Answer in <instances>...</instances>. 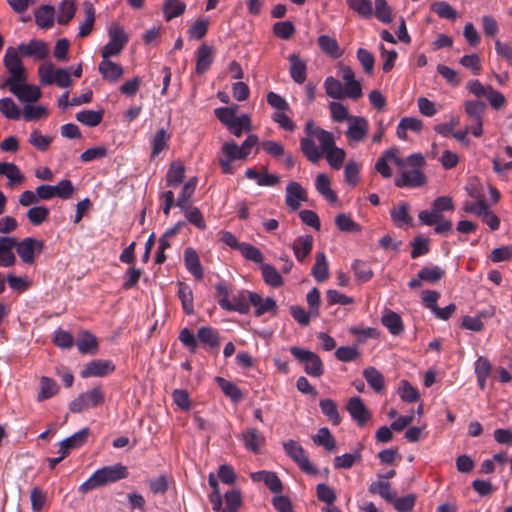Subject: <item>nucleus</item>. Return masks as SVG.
<instances>
[{"instance_id":"f257e3e1","label":"nucleus","mask_w":512,"mask_h":512,"mask_svg":"<svg viewBox=\"0 0 512 512\" xmlns=\"http://www.w3.org/2000/svg\"><path fill=\"white\" fill-rule=\"evenodd\" d=\"M305 133L306 137L300 140V149L308 161L317 164L324 156L331 168L339 170L343 166L346 152L336 146L332 132L316 126L313 120H308Z\"/></svg>"},{"instance_id":"f03ea898","label":"nucleus","mask_w":512,"mask_h":512,"mask_svg":"<svg viewBox=\"0 0 512 512\" xmlns=\"http://www.w3.org/2000/svg\"><path fill=\"white\" fill-rule=\"evenodd\" d=\"M394 164L401 173V176L395 180L397 187H420L425 183V176L420 170L424 165V157L419 154H411L406 159L399 155V151L395 148L386 150L382 156L377 160L375 169L383 177L389 178L392 175V170L389 164Z\"/></svg>"},{"instance_id":"7ed1b4c3","label":"nucleus","mask_w":512,"mask_h":512,"mask_svg":"<svg viewBox=\"0 0 512 512\" xmlns=\"http://www.w3.org/2000/svg\"><path fill=\"white\" fill-rule=\"evenodd\" d=\"M128 476V469L121 463L111 466H105L96 470L88 480L79 486L81 493H87L90 490L113 483Z\"/></svg>"},{"instance_id":"20e7f679","label":"nucleus","mask_w":512,"mask_h":512,"mask_svg":"<svg viewBox=\"0 0 512 512\" xmlns=\"http://www.w3.org/2000/svg\"><path fill=\"white\" fill-rule=\"evenodd\" d=\"M19 54L20 52L16 48H7L3 62L9 77L0 84L1 88L8 87L17 81L27 80L26 70Z\"/></svg>"},{"instance_id":"39448f33","label":"nucleus","mask_w":512,"mask_h":512,"mask_svg":"<svg viewBox=\"0 0 512 512\" xmlns=\"http://www.w3.org/2000/svg\"><path fill=\"white\" fill-rule=\"evenodd\" d=\"M109 41L101 49V57L118 56L128 42V35L118 24H112L108 29Z\"/></svg>"},{"instance_id":"423d86ee","label":"nucleus","mask_w":512,"mask_h":512,"mask_svg":"<svg viewBox=\"0 0 512 512\" xmlns=\"http://www.w3.org/2000/svg\"><path fill=\"white\" fill-rule=\"evenodd\" d=\"M291 354L304 365L305 372L312 377H320L324 373L323 363L320 357L310 350L293 346Z\"/></svg>"},{"instance_id":"0eeeda50","label":"nucleus","mask_w":512,"mask_h":512,"mask_svg":"<svg viewBox=\"0 0 512 512\" xmlns=\"http://www.w3.org/2000/svg\"><path fill=\"white\" fill-rule=\"evenodd\" d=\"M104 402V393L100 386L81 393L70 404L69 409L73 413H80L92 407H97Z\"/></svg>"},{"instance_id":"6e6552de","label":"nucleus","mask_w":512,"mask_h":512,"mask_svg":"<svg viewBox=\"0 0 512 512\" xmlns=\"http://www.w3.org/2000/svg\"><path fill=\"white\" fill-rule=\"evenodd\" d=\"M283 448L286 454L297 463L300 469L309 475H316L318 470L314 467V465L310 462L308 456L306 455L302 446L294 441L287 440L283 443Z\"/></svg>"},{"instance_id":"1a4fd4ad","label":"nucleus","mask_w":512,"mask_h":512,"mask_svg":"<svg viewBox=\"0 0 512 512\" xmlns=\"http://www.w3.org/2000/svg\"><path fill=\"white\" fill-rule=\"evenodd\" d=\"M9 91L24 105L37 102L42 95L41 89L27 80L17 81L8 86Z\"/></svg>"},{"instance_id":"9d476101","label":"nucleus","mask_w":512,"mask_h":512,"mask_svg":"<svg viewBox=\"0 0 512 512\" xmlns=\"http://www.w3.org/2000/svg\"><path fill=\"white\" fill-rule=\"evenodd\" d=\"M339 75L343 81V89L346 97L351 100H358L363 96L362 84L355 76V72L350 66L341 65Z\"/></svg>"},{"instance_id":"9b49d317","label":"nucleus","mask_w":512,"mask_h":512,"mask_svg":"<svg viewBox=\"0 0 512 512\" xmlns=\"http://www.w3.org/2000/svg\"><path fill=\"white\" fill-rule=\"evenodd\" d=\"M369 131V122L363 116H351L348 119L346 138L351 145L364 142Z\"/></svg>"},{"instance_id":"f8f14e48","label":"nucleus","mask_w":512,"mask_h":512,"mask_svg":"<svg viewBox=\"0 0 512 512\" xmlns=\"http://www.w3.org/2000/svg\"><path fill=\"white\" fill-rule=\"evenodd\" d=\"M37 192L42 200H50L54 197L69 199L74 193L72 182L68 179L61 180L57 185H40Z\"/></svg>"},{"instance_id":"ddd939ff","label":"nucleus","mask_w":512,"mask_h":512,"mask_svg":"<svg viewBox=\"0 0 512 512\" xmlns=\"http://www.w3.org/2000/svg\"><path fill=\"white\" fill-rule=\"evenodd\" d=\"M15 248L24 263L33 264L35 262V256L42 252L44 244L40 240L28 237L20 242L16 241Z\"/></svg>"},{"instance_id":"4468645a","label":"nucleus","mask_w":512,"mask_h":512,"mask_svg":"<svg viewBox=\"0 0 512 512\" xmlns=\"http://www.w3.org/2000/svg\"><path fill=\"white\" fill-rule=\"evenodd\" d=\"M463 210L466 213L476 215L480 217L492 231L498 230L500 227V219L494 214L486 203L478 204L477 206L463 205Z\"/></svg>"},{"instance_id":"2eb2a0df","label":"nucleus","mask_w":512,"mask_h":512,"mask_svg":"<svg viewBox=\"0 0 512 512\" xmlns=\"http://www.w3.org/2000/svg\"><path fill=\"white\" fill-rule=\"evenodd\" d=\"M110 58H102L98 65V71L103 80L109 83H117L124 75V68Z\"/></svg>"},{"instance_id":"dca6fc26","label":"nucleus","mask_w":512,"mask_h":512,"mask_svg":"<svg viewBox=\"0 0 512 512\" xmlns=\"http://www.w3.org/2000/svg\"><path fill=\"white\" fill-rule=\"evenodd\" d=\"M115 370V365L110 360L97 359L86 364L81 371L83 378L104 377Z\"/></svg>"},{"instance_id":"f3484780","label":"nucleus","mask_w":512,"mask_h":512,"mask_svg":"<svg viewBox=\"0 0 512 512\" xmlns=\"http://www.w3.org/2000/svg\"><path fill=\"white\" fill-rule=\"evenodd\" d=\"M89 429L83 428L59 443L58 453L67 457L71 450L82 446L88 438Z\"/></svg>"},{"instance_id":"a211bd4d","label":"nucleus","mask_w":512,"mask_h":512,"mask_svg":"<svg viewBox=\"0 0 512 512\" xmlns=\"http://www.w3.org/2000/svg\"><path fill=\"white\" fill-rule=\"evenodd\" d=\"M16 49L23 56H33L37 59H44L49 53L47 44L37 39H32L28 43H21Z\"/></svg>"},{"instance_id":"6ab92c4d","label":"nucleus","mask_w":512,"mask_h":512,"mask_svg":"<svg viewBox=\"0 0 512 512\" xmlns=\"http://www.w3.org/2000/svg\"><path fill=\"white\" fill-rule=\"evenodd\" d=\"M346 409L360 426H363L370 418V413L360 397L350 398Z\"/></svg>"},{"instance_id":"aec40b11","label":"nucleus","mask_w":512,"mask_h":512,"mask_svg":"<svg viewBox=\"0 0 512 512\" xmlns=\"http://www.w3.org/2000/svg\"><path fill=\"white\" fill-rule=\"evenodd\" d=\"M286 204L292 210L300 207L301 201L306 200V192L297 182H291L286 187Z\"/></svg>"},{"instance_id":"412c9836","label":"nucleus","mask_w":512,"mask_h":512,"mask_svg":"<svg viewBox=\"0 0 512 512\" xmlns=\"http://www.w3.org/2000/svg\"><path fill=\"white\" fill-rule=\"evenodd\" d=\"M390 216L393 223L399 228H407L412 222L409 214V204L400 202L390 210Z\"/></svg>"},{"instance_id":"4be33fe9","label":"nucleus","mask_w":512,"mask_h":512,"mask_svg":"<svg viewBox=\"0 0 512 512\" xmlns=\"http://www.w3.org/2000/svg\"><path fill=\"white\" fill-rule=\"evenodd\" d=\"M16 246V240L11 237H0V266L10 267L15 261L13 249Z\"/></svg>"},{"instance_id":"5701e85b","label":"nucleus","mask_w":512,"mask_h":512,"mask_svg":"<svg viewBox=\"0 0 512 512\" xmlns=\"http://www.w3.org/2000/svg\"><path fill=\"white\" fill-rule=\"evenodd\" d=\"M214 60V50L207 44H202L197 50L195 71L197 74L205 73Z\"/></svg>"},{"instance_id":"b1692460","label":"nucleus","mask_w":512,"mask_h":512,"mask_svg":"<svg viewBox=\"0 0 512 512\" xmlns=\"http://www.w3.org/2000/svg\"><path fill=\"white\" fill-rule=\"evenodd\" d=\"M465 191L473 199V201H465L463 205L477 206L486 203L483 187L478 179L470 178L465 185Z\"/></svg>"},{"instance_id":"393cba45","label":"nucleus","mask_w":512,"mask_h":512,"mask_svg":"<svg viewBox=\"0 0 512 512\" xmlns=\"http://www.w3.org/2000/svg\"><path fill=\"white\" fill-rule=\"evenodd\" d=\"M249 300L250 304L256 308V316H261L267 312L275 314L277 311V304L275 300L270 297L263 299L257 293H250Z\"/></svg>"},{"instance_id":"a878e982","label":"nucleus","mask_w":512,"mask_h":512,"mask_svg":"<svg viewBox=\"0 0 512 512\" xmlns=\"http://www.w3.org/2000/svg\"><path fill=\"white\" fill-rule=\"evenodd\" d=\"M313 248V237L311 235L298 236L293 244L292 249L295 258L299 262H303L305 258L310 254Z\"/></svg>"},{"instance_id":"bb28decb","label":"nucleus","mask_w":512,"mask_h":512,"mask_svg":"<svg viewBox=\"0 0 512 512\" xmlns=\"http://www.w3.org/2000/svg\"><path fill=\"white\" fill-rule=\"evenodd\" d=\"M184 262L187 270L198 280L203 278V268L197 252L188 247L184 251Z\"/></svg>"},{"instance_id":"cd10ccee","label":"nucleus","mask_w":512,"mask_h":512,"mask_svg":"<svg viewBox=\"0 0 512 512\" xmlns=\"http://www.w3.org/2000/svg\"><path fill=\"white\" fill-rule=\"evenodd\" d=\"M242 440L246 449L258 453L265 442V437L255 428H247L242 433Z\"/></svg>"},{"instance_id":"c85d7f7f","label":"nucleus","mask_w":512,"mask_h":512,"mask_svg":"<svg viewBox=\"0 0 512 512\" xmlns=\"http://www.w3.org/2000/svg\"><path fill=\"white\" fill-rule=\"evenodd\" d=\"M59 392L57 382L49 377L42 376L39 382V390L37 393V401L42 402L54 397Z\"/></svg>"},{"instance_id":"c756f323","label":"nucleus","mask_w":512,"mask_h":512,"mask_svg":"<svg viewBox=\"0 0 512 512\" xmlns=\"http://www.w3.org/2000/svg\"><path fill=\"white\" fill-rule=\"evenodd\" d=\"M422 127L423 122L420 119L415 117H404L397 125L396 134L400 139L406 140L408 131L418 133L421 131Z\"/></svg>"},{"instance_id":"7c9ffc66","label":"nucleus","mask_w":512,"mask_h":512,"mask_svg":"<svg viewBox=\"0 0 512 512\" xmlns=\"http://www.w3.org/2000/svg\"><path fill=\"white\" fill-rule=\"evenodd\" d=\"M289 62L292 79L298 84L304 83L306 80V63L296 54L289 56Z\"/></svg>"},{"instance_id":"2f4dec72","label":"nucleus","mask_w":512,"mask_h":512,"mask_svg":"<svg viewBox=\"0 0 512 512\" xmlns=\"http://www.w3.org/2000/svg\"><path fill=\"white\" fill-rule=\"evenodd\" d=\"M251 292L248 291H239L237 294L233 295L232 299H230L226 311H236L239 313H247L250 308V300L249 295Z\"/></svg>"},{"instance_id":"473e14b6","label":"nucleus","mask_w":512,"mask_h":512,"mask_svg":"<svg viewBox=\"0 0 512 512\" xmlns=\"http://www.w3.org/2000/svg\"><path fill=\"white\" fill-rule=\"evenodd\" d=\"M55 20V9L50 5H43L35 12L36 24L42 29H49Z\"/></svg>"},{"instance_id":"72a5a7b5","label":"nucleus","mask_w":512,"mask_h":512,"mask_svg":"<svg viewBox=\"0 0 512 512\" xmlns=\"http://www.w3.org/2000/svg\"><path fill=\"white\" fill-rule=\"evenodd\" d=\"M316 190L330 203L337 201L336 193L331 189V182L326 174H318L315 180Z\"/></svg>"},{"instance_id":"f704fd0d","label":"nucleus","mask_w":512,"mask_h":512,"mask_svg":"<svg viewBox=\"0 0 512 512\" xmlns=\"http://www.w3.org/2000/svg\"><path fill=\"white\" fill-rule=\"evenodd\" d=\"M85 19L79 26V36L86 37L88 36L93 29L95 23V8L91 2L83 3Z\"/></svg>"},{"instance_id":"c9c22d12","label":"nucleus","mask_w":512,"mask_h":512,"mask_svg":"<svg viewBox=\"0 0 512 512\" xmlns=\"http://www.w3.org/2000/svg\"><path fill=\"white\" fill-rule=\"evenodd\" d=\"M369 492L373 495H379L387 502L394 501L396 492L391 489V484L387 481H374L369 485Z\"/></svg>"},{"instance_id":"e433bc0d","label":"nucleus","mask_w":512,"mask_h":512,"mask_svg":"<svg viewBox=\"0 0 512 512\" xmlns=\"http://www.w3.org/2000/svg\"><path fill=\"white\" fill-rule=\"evenodd\" d=\"M198 184V180L196 177L190 178L182 187V190L178 196L176 205L180 209H186L190 206V199L193 196L196 186Z\"/></svg>"},{"instance_id":"4c0bfd02","label":"nucleus","mask_w":512,"mask_h":512,"mask_svg":"<svg viewBox=\"0 0 512 512\" xmlns=\"http://www.w3.org/2000/svg\"><path fill=\"white\" fill-rule=\"evenodd\" d=\"M381 323L389 330L392 335H399L403 332L404 326L399 314L388 311L382 318Z\"/></svg>"},{"instance_id":"58836bf2","label":"nucleus","mask_w":512,"mask_h":512,"mask_svg":"<svg viewBox=\"0 0 512 512\" xmlns=\"http://www.w3.org/2000/svg\"><path fill=\"white\" fill-rule=\"evenodd\" d=\"M311 273L317 282L325 281L329 276L328 262L323 252L316 254V260Z\"/></svg>"},{"instance_id":"ea45409f","label":"nucleus","mask_w":512,"mask_h":512,"mask_svg":"<svg viewBox=\"0 0 512 512\" xmlns=\"http://www.w3.org/2000/svg\"><path fill=\"white\" fill-rule=\"evenodd\" d=\"M170 137H171V135L164 128H161L156 132V134L154 135V137L151 140V146H152L151 157L152 158L157 157L161 151H163L164 149H166L168 147V142L170 140Z\"/></svg>"},{"instance_id":"a19ab883","label":"nucleus","mask_w":512,"mask_h":512,"mask_svg":"<svg viewBox=\"0 0 512 512\" xmlns=\"http://www.w3.org/2000/svg\"><path fill=\"white\" fill-rule=\"evenodd\" d=\"M76 13L75 0H63L57 10V22L65 25L74 17Z\"/></svg>"},{"instance_id":"79ce46f5","label":"nucleus","mask_w":512,"mask_h":512,"mask_svg":"<svg viewBox=\"0 0 512 512\" xmlns=\"http://www.w3.org/2000/svg\"><path fill=\"white\" fill-rule=\"evenodd\" d=\"M185 177V167L179 162L175 161L171 163L167 174H166V183L168 186L175 187L178 186Z\"/></svg>"},{"instance_id":"37998d69","label":"nucleus","mask_w":512,"mask_h":512,"mask_svg":"<svg viewBox=\"0 0 512 512\" xmlns=\"http://www.w3.org/2000/svg\"><path fill=\"white\" fill-rule=\"evenodd\" d=\"M261 272L264 282L274 288H278L283 285V277L277 271V269L270 264H262Z\"/></svg>"},{"instance_id":"c03bdc74","label":"nucleus","mask_w":512,"mask_h":512,"mask_svg":"<svg viewBox=\"0 0 512 512\" xmlns=\"http://www.w3.org/2000/svg\"><path fill=\"white\" fill-rule=\"evenodd\" d=\"M312 439L314 444L323 446L327 451H334L336 449L335 438L326 427L320 428Z\"/></svg>"},{"instance_id":"a18cd8bd","label":"nucleus","mask_w":512,"mask_h":512,"mask_svg":"<svg viewBox=\"0 0 512 512\" xmlns=\"http://www.w3.org/2000/svg\"><path fill=\"white\" fill-rule=\"evenodd\" d=\"M373 15L382 23L388 24L393 20V10L387 0H374Z\"/></svg>"},{"instance_id":"49530a36","label":"nucleus","mask_w":512,"mask_h":512,"mask_svg":"<svg viewBox=\"0 0 512 512\" xmlns=\"http://www.w3.org/2000/svg\"><path fill=\"white\" fill-rule=\"evenodd\" d=\"M178 297L181 300L184 312L188 315L193 314V293L191 288L187 284L178 283Z\"/></svg>"},{"instance_id":"de8ad7c7","label":"nucleus","mask_w":512,"mask_h":512,"mask_svg":"<svg viewBox=\"0 0 512 512\" xmlns=\"http://www.w3.org/2000/svg\"><path fill=\"white\" fill-rule=\"evenodd\" d=\"M318 44L321 50L332 58H339L342 55L340 47L335 38L327 35H321L318 38Z\"/></svg>"},{"instance_id":"09e8293b","label":"nucleus","mask_w":512,"mask_h":512,"mask_svg":"<svg viewBox=\"0 0 512 512\" xmlns=\"http://www.w3.org/2000/svg\"><path fill=\"white\" fill-rule=\"evenodd\" d=\"M0 112L5 118L10 120H19L22 114L20 108L10 97L0 99Z\"/></svg>"},{"instance_id":"8fccbe9b","label":"nucleus","mask_w":512,"mask_h":512,"mask_svg":"<svg viewBox=\"0 0 512 512\" xmlns=\"http://www.w3.org/2000/svg\"><path fill=\"white\" fill-rule=\"evenodd\" d=\"M186 4L182 0H166L163 5V14L167 21L184 13Z\"/></svg>"},{"instance_id":"3c124183","label":"nucleus","mask_w":512,"mask_h":512,"mask_svg":"<svg viewBox=\"0 0 512 512\" xmlns=\"http://www.w3.org/2000/svg\"><path fill=\"white\" fill-rule=\"evenodd\" d=\"M431 10L437 14L438 17L446 20L454 21L458 13L457 11L446 1H436L431 4Z\"/></svg>"},{"instance_id":"603ef678","label":"nucleus","mask_w":512,"mask_h":512,"mask_svg":"<svg viewBox=\"0 0 512 512\" xmlns=\"http://www.w3.org/2000/svg\"><path fill=\"white\" fill-rule=\"evenodd\" d=\"M22 115L26 121H37L48 116V109L43 105L26 104Z\"/></svg>"},{"instance_id":"864d4df0","label":"nucleus","mask_w":512,"mask_h":512,"mask_svg":"<svg viewBox=\"0 0 512 512\" xmlns=\"http://www.w3.org/2000/svg\"><path fill=\"white\" fill-rule=\"evenodd\" d=\"M363 376L367 383L376 392H381L384 389V378L382 374L374 367H368L364 369Z\"/></svg>"},{"instance_id":"5fc2aeb1","label":"nucleus","mask_w":512,"mask_h":512,"mask_svg":"<svg viewBox=\"0 0 512 512\" xmlns=\"http://www.w3.org/2000/svg\"><path fill=\"white\" fill-rule=\"evenodd\" d=\"M322 413L327 416L333 425H338L341 422V417L338 412L337 404L331 399H322L319 402Z\"/></svg>"},{"instance_id":"6e6d98bb","label":"nucleus","mask_w":512,"mask_h":512,"mask_svg":"<svg viewBox=\"0 0 512 512\" xmlns=\"http://www.w3.org/2000/svg\"><path fill=\"white\" fill-rule=\"evenodd\" d=\"M348 7L363 18L373 16V5L370 0H346Z\"/></svg>"},{"instance_id":"4d7b16f0","label":"nucleus","mask_w":512,"mask_h":512,"mask_svg":"<svg viewBox=\"0 0 512 512\" xmlns=\"http://www.w3.org/2000/svg\"><path fill=\"white\" fill-rule=\"evenodd\" d=\"M324 88L326 94L331 98L342 99L346 97L342 83L332 76H329L325 79Z\"/></svg>"},{"instance_id":"13d9d810","label":"nucleus","mask_w":512,"mask_h":512,"mask_svg":"<svg viewBox=\"0 0 512 512\" xmlns=\"http://www.w3.org/2000/svg\"><path fill=\"white\" fill-rule=\"evenodd\" d=\"M463 106L465 113L467 114L471 121L483 119V114L486 107L484 102L476 100H467L464 102Z\"/></svg>"},{"instance_id":"bf43d9fd","label":"nucleus","mask_w":512,"mask_h":512,"mask_svg":"<svg viewBox=\"0 0 512 512\" xmlns=\"http://www.w3.org/2000/svg\"><path fill=\"white\" fill-rule=\"evenodd\" d=\"M102 118V111L82 110L76 114L77 121L89 127L97 126Z\"/></svg>"},{"instance_id":"052dcab7","label":"nucleus","mask_w":512,"mask_h":512,"mask_svg":"<svg viewBox=\"0 0 512 512\" xmlns=\"http://www.w3.org/2000/svg\"><path fill=\"white\" fill-rule=\"evenodd\" d=\"M216 382L223 391V393L226 396H228L232 401L239 402L242 399L243 395L240 389L232 382L222 377H217Z\"/></svg>"},{"instance_id":"680f3d73","label":"nucleus","mask_w":512,"mask_h":512,"mask_svg":"<svg viewBox=\"0 0 512 512\" xmlns=\"http://www.w3.org/2000/svg\"><path fill=\"white\" fill-rule=\"evenodd\" d=\"M227 128L233 135L240 137L243 131L251 130V119L247 114L237 116L236 119Z\"/></svg>"},{"instance_id":"e2e57ef3","label":"nucleus","mask_w":512,"mask_h":512,"mask_svg":"<svg viewBox=\"0 0 512 512\" xmlns=\"http://www.w3.org/2000/svg\"><path fill=\"white\" fill-rule=\"evenodd\" d=\"M398 394L403 401L408 403L416 402L419 399L418 390L406 380L400 382Z\"/></svg>"},{"instance_id":"0e129e2a","label":"nucleus","mask_w":512,"mask_h":512,"mask_svg":"<svg viewBox=\"0 0 512 512\" xmlns=\"http://www.w3.org/2000/svg\"><path fill=\"white\" fill-rule=\"evenodd\" d=\"M361 461V455L358 452L346 453L334 458L333 464L336 469H349L355 463Z\"/></svg>"},{"instance_id":"69168bd1","label":"nucleus","mask_w":512,"mask_h":512,"mask_svg":"<svg viewBox=\"0 0 512 512\" xmlns=\"http://www.w3.org/2000/svg\"><path fill=\"white\" fill-rule=\"evenodd\" d=\"M240 252L246 260H249L256 264H261V265L264 264L263 263L264 256H263L262 252L257 247H255L249 243L242 242Z\"/></svg>"},{"instance_id":"338daca9","label":"nucleus","mask_w":512,"mask_h":512,"mask_svg":"<svg viewBox=\"0 0 512 512\" xmlns=\"http://www.w3.org/2000/svg\"><path fill=\"white\" fill-rule=\"evenodd\" d=\"M238 110V106L234 105L231 107H219L214 110V114L217 119L224 124L226 127L236 119V112Z\"/></svg>"},{"instance_id":"774afa93","label":"nucleus","mask_w":512,"mask_h":512,"mask_svg":"<svg viewBox=\"0 0 512 512\" xmlns=\"http://www.w3.org/2000/svg\"><path fill=\"white\" fill-rule=\"evenodd\" d=\"M49 209L44 206H34L27 212V218L33 225H41L48 219Z\"/></svg>"}]
</instances>
